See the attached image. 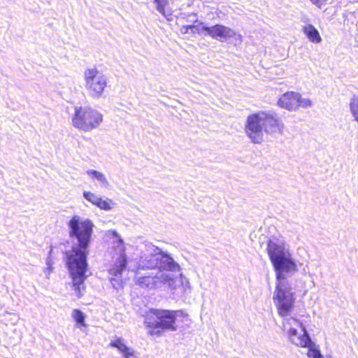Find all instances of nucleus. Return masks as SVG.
Segmentation results:
<instances>
[{
  "instance_id": "obj_24",
  "label": "nucleus",
  "mask_w": 358,
  "mask_h": 358,
  "mask_svg": "<svg viewBox=\"0 0 358 358\" xmlns=\"http://www.w3.org/2000/svg\"><path fill=\"white\" fill-rule=\"evenodd\" d=\"M110 233L115 237H118V234L117 233L116 231L115 230H112V231H110Z\"/></svg>"
},
{
  "instance_id": "obj_22",
  "label": "nucleus",
  "mask_w": 358,
  "mask_h": 358,
  "mask_svg": "<svg viewBox=\"0 0 358 358\" xmlns=\"http://www.w3.org/2000/svg\"><path fill=\"white\" fill-rule=\"evenodd\" d=\"M195 27L194 25H184L181 27L180 30L182 33L187 34L189 29H192Z\"/></svg>"
},
{
  "instance_id": "obj_21",
  "label": "nucleus",
  "mask_w": 358,
  "mask_h": 358,
  "mask_svg": "<svg viewBox=\"0 0 358 358\" xmlns=\"http://www.w3.org/2000/svg\"><path fill=\"white\" fill-rule=\"evenodd\" d=\"M310 1L319 8L327 3V0H310Z\"/></svg>"
},
{
  "instance_id": "obj_15",
  "label": "nucleus",
  "mask_w": 358,
  "mask_h": 358,
  "mask_svg": "<svg viewBox=\"0 0 358 358\" xmlns=\"http://www.w3.org/2000/svg\"><path fill=\"white\" fill-rule=\"evenodd\" d=\"M349 108L354 121L358 124V96L354 95L350 99Z\"/></svg>"
},
{
  "instance_id": "obj_19",
  "label": "nucleus",
  "mask_w": 358,
  "mask_h": 358,
  "mask_svg": "<svg viewBox=\"0 0 358 358\" xmlns=\"http://www.w3.org/2000/svg\"><path fill=\"white\" fill-rule=\"evenodd\" d=\"M114 205L115 203L111 199H103L100 197L95 206L101 210H110Z\"/></svg>"
},
{
  "instance_id": "obj_10",
  "label": "nucleus",
  "mask_w": 358,
  "mask_h": 358,
  "mask_svg": "<svg viewBox=\"0 0 358 358\" xmlns=\"http://www.w3.org/2000/svg\"><path fill=\"white\" fill-rule=\"evenodd\" d=\"M201 29L206 31L212 38L220 41H227L235 35L231 28L220 24L211 27L203 26Z\"/></svg>"
},
{
  "instance_id": "obj_25",
  "label": "nucleus",
  "mask_w": 358,
  "mask_h": 358,
  "mask_svg": "<svg viewBox=\"0 0 358 358\" xmlns=\"http://www.w3.org/2000/svg\"><path fill=\"white\" fill-rule=\"evenodd\" d=\"M119 241H120L122 244H123V241H122V239H119Z\"/></svg>"
},
{
  "instance_id": "obj_5",
  "label": "nucleus",
  "mask_w": 358,
  "mask_h": 358,
  "mask_svg": "<svg viewBox=\"0 0 358 358\" xmlns=\"http://www.w3.org/2000/svg\"><path fill=\"white\" fill-rule=\"evenodd\" d=\"M102 120V115L96 109L90 106H77L72 117V124L80 130L90 131L96 128Z\"/></svg>"
},
{
  "instance_id": "obj_23",
  "label": "nucleus",
  "mask_w": 358,
  "mask_h": 358,
  "mask_svg": "<svg viewBox=\"0 0 358 358\" xmlns=\"http://www.w3.org/2000/svg\"><path fill=\"white\" fill-rule=\"evenodd\" d=\"M149 277H141L138 279V282L139 285L145 284L148 285L149 284Z\"/></svg>"
},
{
  "instance_id": "obj_8",
  "label": "nucleus",
  "mask_w": 358,
  "mask_h": 358,
  "mask_svg": "<svg viewBox=\"0 0 358 358\" xmlns=\"http://www.w3.org/2000/svg\"><path fill=\"white\" fill-rule=\"evenodd\" d=\"M278 106L288 111H296L300 108H306L312 105L310 99L303 98L301 94L294 91L283 93L277 101Z\"/></svg>"
},
{
  "instance_id": "obj_13",
  "label": "nucleus",
  "mask_w": 358,
  "mask_h": 358,
  "mask_svg": "<svg viewBox=\"0 0 358 358\" xmlns=\"http://www.w3.org/2000/svg\"><path fill=\"white\" fill-rule=\"evenodd\" d=\"M127 264L126 255L122 254L113 263L112 266L109 268V273L114 276H119L122 275V271L125 269Z\"/></svg>"
},
{
  "instance_id": "obj_2",
  "label": "nucleus",
  "mask_w": 358,
  "mask_h": 358,
  "mask_svg": "<svg viewBox=\"0 0 358 358\" xmlns=\"http://www.w3.org/2000/svg\"><path fill=\"white\" fill-rule=\"evenodd\" d=\"M284 128V124L277 113L266 110L249 114L244 125L246 136L254 143L263 141L264 133L268 135L282 134Z\"/></svg>"
},
{
  "instance_id": "obj_6",
  "label": "nucleus",
  "mask_w": 358,
  "mask_h": 358,
  "mask_svg": "<svg viewBox=\"0 0 358 358\" xmlns=\"http://www.w3.org/2000/svg\"><path fill=\"white\" fill-rule=\"evenodd\" d=\"M273 300L280 317H285L290 315L294 308L295 297L288 281L276 282Z\"/></svg>"
},
{
  "instance_id": "obj_18",
  "label": "nucleus",
  "mask_w": 358,
  "mask_h": 358,
  "mask_svg": "<svg viewBox=\"0 0 358 358\" xmlns=\"http://www.w3.org/2000/svg\"><path fill=\"white\" fill-rule=\"evenodd\" d=\"M87 173L92 179H96L99 181H100L101 182V184L103 185H104L105 187H108V180L106 179V176H104V174H103L102 173H101L99 171H95V170H88L87 171Z\"/></svg>"
},
{
  "instance_id": "obj_4",
  "label": "nucleus",
  "mask_w": 358,
  "mask_h": 358,
  "mask_svg": "<svg viewBox=\"0 0 358 358\" xmlns=\"http://www.w3.org/2000/svg\"><path fill=\"white\" fill-rule=\"evenodd\" d=\"M266 252L275 271L277 282L287 281L285 274L293 273L297 271L296 264L285 249L284 244H279L268 240Z\"/></svg>"
},
{
  "instance_id": "obj_17",
  "label": "nucleus",
  "mask_w": 358,
  "mask_h": 358,
  "mask_svg": "<svg viewBox=\"0 0 358 358\" xmlns=\"http://www.w3.org/2000/svg\"><path fill=\"white\" fill-rule=\"evenodd\" d=\"M153 2L156 4V9L169 20L171 13H169L166 9L168 6V0H153Z\"/></svg>"
},
{
  "instance_id": "obj_12",
  "label": "nucleus",
  "mask_w": 358,
  "mask_h": 358,
  "mask_svg": "<svg viewBox=\"0 0 358 358\" xmlns=\"http://www.w3.org/2000/svg\"><path fill=\"white\" fill-rule=\"evenodd\" d=\"M111 348L118 350L124 357V358H136L135 351L128 348L123 342L121 338H118L109 344Z\"/></svg>"
},
{
  "instance_id": "obj_7",
  "label": "nucleus",
  "mask_w": 358,
  "mask_h": 358,
  "mask_svg": "<svg viewBox=\"0 0 358 358\" xmlns=\"http://www.w3.org/2000/svg\"><path fill=\"white\" fill-rule=\"evenodd\" d=\"M85 88L90 96L100 98L107 87L106 76L96 67L87 68L84 72Z\"/></svg>"
},
{
  "instance_id": "obj_16",
  "label": "nucleus",
  "mask_w": 358,
  "mask_h": 358,
  "mask_svg": "<svg viewBox=\"0 0 358 358\" xmlns=\"http://www.w3.org/2000/svg\"><path fill=\"white\" fill-rule=\"evenodd\" d=\"M72 317L76 322L78 327H86L85 322V316L84 313L79 309H73L72 311Z\"/></svg>"
},
{
  "instance_id": "obj_14",
  "label": "nucleus",
  "mask_w": 358,
  "mask_h": 358,
  "mask_svg": "<svg viewBox=\"0 0 358 358\" xmlns=\"http://www.w3.org/2000/svg\"><path fill=\"white\" fill-rule=\"evenodd\" d=\"M302 31L310 42L320 43L322 41V37L319 31L313 24H309L303 27Z\"/></svg>"
},
{
  "instance_id": "obj_9",
  "label": "nucleus",
  "mask_w": 358,
  "mask_h": 358,
  "mask_svg": "<svg viewBox=\"0 0 358 358\" xmlns=\"http://www.w3.org/2000/svg\"><path fill=\"white\" fill-rule=\"evenodd\" d=\"M302 334L299 335L294 329H290L288 336L291 341L298 347L308 348L307 355L309 358H323L318 348H315L306 329L302 328Z\"/></svg>"
},
{
  "instance_id": "obj_11",
  "label": "nucleus",
  "mask_w": 358,
  "mask_h": 358,
  "mask_svg": "<svg viewBox=\"0 0 358 358\" xmlns=\"http://www.w3.org/2000/svg\"><path fill=\"white\" fill-rule=\"evenodd\" d=\"M148 262H150V264L148 266L150 268L171 271L179 269V266L173 262L171 258L167 256L151 255L149 257Z\"/></svg>"
},
{
  "instance_id": "obj_1",
  "label": "nucleus",
  "mask_w": 358,
  "mask_h": 358,
  "mask_svg": "<svg viewBox=\"0 0 358 358\" xmlns=\"http://www.w3.org/2000/svg\"><path fill=\"white\" fill-rule=\"evenodd\" d=\"M69 236L77 241V245L64 252V260L71 279V286L78 299L83 296L85 281L87 278L88 247L92 241L94 224L89 219L73 215L68 222Z\"/></svg>"
},
{
  "instance_id": "obj_20",
  "label": "nucleus",
  "mask_w": 358,
  "mask_h": 358,
  "mask_svg": "<svg viewBox=\"0 0 358 358\" xmlns=\"http://www.w3.org/2000/svg\"><path fill=\"white\" fill-rule=\"evenodd\" d=\"M83 196L86 200L95 206L99 201V198L96 194L92 192L85 191L83 192Z\"/></svg>"
},
{
  "instance_id": "obj_3",
  "label": "nucleus",
  "mask_w": 358,
  "mask_h": 358,
  "mask_svg": "<svg viewBox=\"0 0 358 358\" xmlns=\"http://www.w3.org/2000/svg\"><path fill=\"white\" fill-rule=\"evenodd\" d=\"M185 317L182 310L150 308L144 314V326L147 334L151 337H160L165 331H175L178 329V317Z\"/></svg>"
}]
</instances>
